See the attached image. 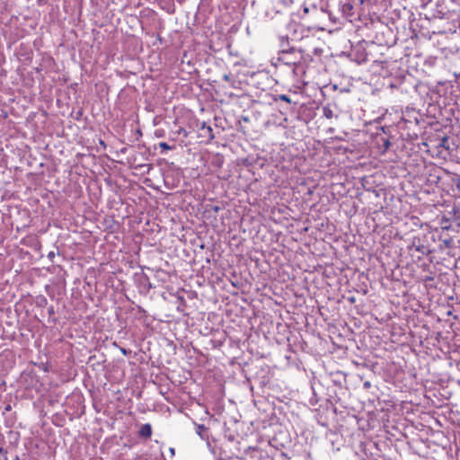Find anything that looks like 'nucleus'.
<instances>
[{
    "label": "nucleus",
    "instance_id": "obj_1",
    "mask_svg": "<svg viewBox=\"0 0 460 460\" xmlns=\"http://www.w3.org/2000/svg\"><path fill=\"white\" fill-rule=\"evenodd\" d=\"M302 58L303 56L300 50L295 48L284 49V41L282 42L277 60L280 65L289 66L296 76L304 72L301 63Z\"/></svg>",
    "mask_w": 460,
    "mask_h": 460
},
{
    "label": "nucleus",
    "instance_id": "obj_2",
    "mask_svg": "<svg viewBox=\"0 0 460 460\" xmlns=\"http://www.w3.org/2000/svg\"><path fill=\"white\" fill-rule=\"evenodd\" d=\"M243 460H269V456L263 450L249 447L243 455Z\"/></svg>",
    "mask_w": 460,
    "mask_h": 460
},
{
    "label": "nucleus",
    "instance_id": "obj_3",
    "mask_svg": "<svg viewBox=\"0 0 460 460\" xmlns=\"http://www.w3.org/2000/svg\"><path fill=\"white\" fill-rule=\"evenodd\" d=\"M150 452L146 453V460H164V454L162 452V446L157 440L149 446Z\"/></svg>",
    "mask_w": 460,
    "mask_h": 460
},
{
    "label": "nucleus",
    "instance_id": "obj_4",
    "mask_svg": "<svg viewBox=\"0 0 460 460\" xmlns=\"http://www.w3.org/2000/svg\"><path fill=\"white\" fill-rule=\"evenodd\" d=\"M199 129L202 131L201 135L204 137H208L209 140L214 139L213 129L209 125H207L206 122L201 123Z\"/></svg>",
    "mask_w": 460,
    "mask_h": 460
},
{
    "label": "nucleus",
    "instance_id": "obj_5",
    "mask_svg": "<svg viewBox=\"0 0 460 460\" xmlns=\"http://www.w3.org/2000/svg\"><path fill=\"white\" fill-rule=\"evenodd\" d=\"M35 303L37 306L44 307L47 305L48 300L44 296L41 295L36 297Z\"/></svg>",
    "mask_w": 460,
    "mask_h": 460
},
{
    "label": "nucleus",
    "instance_id": "obj_6",
    "mask_svg": "<svg viewBox=\"0 0 460 460\" xmlns=\"http://www.w3.org/2000/svg\"><path fill=\"white\" fill-rule=\"evenodd\" d=\"M323 116L327 119H332L334 116L333 111L330 106H324L323 108Z\"/></svg>",
    "mask_w": 460,
    "mask_h": 460
},
{
    "label": "nucleus",
    "instance_id": "obj_7",
    "mask_svg": "<svg viewBox=\"0 0 460 460\" xmlns=\"http://www.w3.org/2000/svg\"><path fill=\"white\" fill-rule=\"evenodd\" d=\"M151 434H152L151 425L148 423H146V446L147 445V440L150 438Z\"/></svg>",
    "mask_w": 460,
    "mask_h": 460
},
{
    "label": "nucleus",
    "instance_id": "obj_8",
    "mask_svg": "<svg viewBox=\"0 0 460 460\" xmlns=\"http://www.w3.org/2000/svg\"><path fill=\"white\" fill-rule=\"evenodd\" d=\"M154 135L159 138L164 137L165 136V130L164 128H156L154 131Z\"/></svg>",
    "mask_w": 460,
    "mask_h": 460
},
{
    "label": "nucleus",
    "instance_id": "obj_9",
    "mask_svg": "<svg viewBox=\"0 0 460 460\" xmlns=\"http://www.w3.org/2000/svg\"><path fill=\"white\" fill-rule=\"evenodd\" d=\"M391 146V142L387 138H383V153L387 151Z\"/></svg>",
    "mask_w": 460,
    "mask_h": 460
},
{
    "label": "nucleus",
    "instance_id": "obj_10",
    "mask_svg": "<svg viewBox=\"0 0 460 460\" xmlns=\"http://www.w3.org/2000/svg\"><path fill=\"white\" fill-rule=\"evenodd\" d=\"M284 41V49H289V42L288 38L281 37L280 38V46L282 45V42Z\"/></svg>",
    "mask_w": 460,
    "mask_h": 460
},
{
    "label": "nucleus",
    "instance_id": "obj_11",
    "mask_svg": "<svg viewBox=\"0 0 460 460\" xmlns=\"http://www.w3.org/2000/svg\"><path fill=\"white\" fill-rule=\"evenodd\" d=\"M278 99H279V100H281V101H284V102H288V103H289V102H291L290 98H289L288 95H286V94H280V95H279Z\"/></svg>",
    "mask_w": 460,
    "mask_h": 460
},
{
    "label": "nucleus",
    "instance_id": "obj_12",
    "mask_svg": "<svg viewBox=\"0 0 460 460\" xmlns=\"http://www.w3.org/2000/svg\"><path fill=\"white\" fill-rule=\"evenodd\" d=\"M205 430H207V429L204 427V425H199V426L197 427V433H198L200 437H202V431H205Z\"/></svg>",
    "mask_w": 460,
    "mask_h": 460
},
{
    "label": "nucleus",
    "instance_id": "obj_13",
    "mask_svg": "<svg viewBox=\"0 0 460 460\" xmlns=\"http://www.w3.org/2000/svg\"><path fill=\"white\" fill-rule=\"evenodd\" d=\"M159 146H160L161 148H163V149H166V150L171 149V146H168V144H167V143H165V142H161V143L159 144Z\"/></svg>",
    "mask_w": 460,
    "mask_h": 460
},
{
    "label": "nucleus",
    "instance_id": "obj_14",
    "mask_svg": "<svg viewBox=\"0 0 460 460\" xmlns=\"http://www.w3.org/2000/svg\"><path fill=\"white\" fill-rule=\"evenodd\" d=\"M144 433H145V430H144V425H143L139 428L138 434L140 437H144Z\"/></svg>",
    "mask_w": 460,
    "mask_h": 460
},
{
    "label": "nucleus",
    "instance_id": "obj_15",
    "mask_svg": "<svg viewBox=\"0 0 460 460\" xmlns=\"http://www.w3.org/2000/svg\"><path fill=\"white\" fill-rule=\"evenodd\" d=\"M48 313L49 315H52L54 314L55 311H54V307L53 305L49 306V309H48Z\"/></svg>",
    "mask_w": 460,
    "mask_h": 460
},
{
    "label": "nucleus",
    "instance_id": "obj_16",
    "mask_svg": "<svg viewBox=\"0 0 460 460\" xmlns=\"http://www.w3.org/2000/svg\"><path fill=\"white\" fill-rule=\"evenodd\" d=\"M12 405L10 403L6 404L4 407V411H12Z\"/></svg>",
    "mask_w": 460,
    "mask_h": 460
},
{
    "label": "nucleus",
    "instance_id": "obj_17",
    "mask_svg": "<svg viewBox=\"0 0 460 460\" xmlns=\"http://www.w3.org/2000/svg\"><path fill=\"white\" fill-rule=\"evenodd\" d=\"M160 121H161V119H158L157 117L154 118V119H153L154 126H156L157 124H159Z\"/></svg>",
    "mask_w": 460,
    "mask_h": 460
},
{
    "label": "nucleus",
    "instance_id": "obj_18",
    "mask_svg": "<svg viewBox=\"0 0 460 460\" xmlns=\"http://www.w3.org/2000/svg\"><path fill=\"white\" fill-rule=\"evenodd\" d=\"M179 134H183L184 137H187V132L185 129L181 128L179 130Z\"/></svg>",
    "mask_w": 460,
    "mask_h": 460
},
{
    "label": "nucleus",
    "instance_id": "obj_19",
    "mask_svg": "<svg viewBox=\"0 0 460 460\" xmlns=\"http://www.w3.org/2000/svg\"><path fill=\"white\" fill-rule=\"evenodd\" d=\"M54 256H55L54 252H50L48 254V257H49V259L54 258Z\"/></svg>",
    "mask_w": 460,
    "mask_h": 460
},
{
    "label": "nucleus",
    "instance_id": "obj_20",
    "mask_svg": "<svg viewBox=\"0 0 460 460\" xmlns=\"http://www.w3.org/2000/svg\"><path fill=\"white\" fill-rule=\"evenodd\" d=\"M456 189L460 191V180H458L456 183Z\"/></svg>",
    "mask_w": 460,
    "mask_h": 460
},
{
    "label": "nucleus",
    "instance_id": "obj_21",
    "mask_svg": "<svg viewBox=\"0 0 460 460\" xmlns=\"http://www.w3.org/2000/svg\"><path fill=\"white\" fill-rule=\"evenodd\" d=\"M364 386H365V387H369V386H370V382L366 381V382L364 383Z\"/></svg>",
    "mask_w": 460,
    "mask_h": 460
},
{
    "label": "nucleus",
    "instance_id": "obj_22",
    "mask_svg": "<svg viewBox=\"0 0 460 460\" xmlns=\"http://www.w3.org/2000/svg\"><path fill=\"white\" fill-rule=\"evenodd\" d=\"M149 226V222H146V229L145 232L146 233L148 231L147 226Z\"/></svg>",
    "mask_w": 460,
    "mask_h": 460
},
{
    "label": "nucleus",
    "instance_id": "obj_23",
    "mask_svg": "<svg viewBox=\"0 0 460 460\" xmlns=\"http://www.w3.org/2000/svg\"><path fill=\"white\" fill-rule=\"evenodd\" d=\"M2 451H3V448H0V453H2Z\"/></svg>",
    "mask_w": 460,
    "mask_h": 460
},
{
    "label": "nucleus",
    "instance_id": "obj_24",
    "mask_svg": "<svg viewBox=\"0 0 460 460\" xmlns=\"http://www.w3.org/2000/svg\"><path fill=\"white\" fill-rule=\"evenodd\" d=\"M360 1H361V3H363V2H364V0H360Z\"/></svg>",
    "mask_w": 460,
    "mask_h": 460
}]
</instances>
